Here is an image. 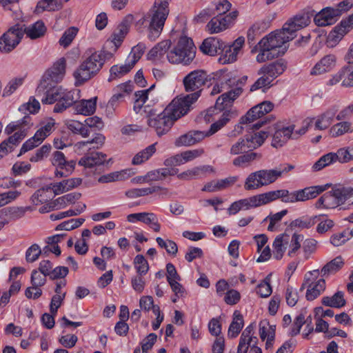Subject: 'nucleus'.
Segmentation results:
<instances>
[{
	"mask_svg": "<svg viewBox=\"0 0 353 353\" xmlns=\"http://www.w3.org/2000/svg\"><path fill=\"white\" fill-rule=\"evenodd\" d=\"M291 40L292 36L283 28L271 32L259 42V52L256 57V61L263 63L283 55L286 51L283 45Z\"/></svg>",
	"mask_w": 353,
	"mask_h": 353,
	"instance_id": "1",
	"label": "nucleus"
},
{
	"mask_svg": "<svg viewBox=\"0 0 353 353\" xmlns=\"http://www.w3.org/2000/svg\"><path fill=\"white\" fill-rule=\"evenodd\" d=\"M330 184L306 187L303 189L289 192L288 190H276L261 194L263 205L281 199L284 203L303 202L317 197L325 191Z\"/></svg>",
	"mask_w": 353,
	"mask_h": 353,
	"instance_id": "2",
	"label": "nucleus"
},
{
	"mask_svg": "<svg viewBox=\"0 0 353 353\" xmlns=\"http://www.w3.org/2000/svg\"><path fill=\"white\" fill-rule=\"evenodd\" d=\"M242 82V80L237 79L236 72H228V69L222 68V86L224 85L228 88L234 87L222 94V127L238 116V111L234 107L233 102L242 92V88L238 86L239 83Z\"/></svg>",
	"mask_w": 353,
	"mask_h": 353,
	"instance_id": "3",
	"label": "nucleus"
},
{
	"mask_svg": "<svg viewBox=\"0 0 353 353\" xmlns=\"http://www.w3.org/2000/svg\"><path fill=\"white\" fill-rule=\"evenodd\" d=\"M274 108V104L269 101H265L250 108L246 114L243 116L239 123L234 127V133L231 136H236L245 129L248 132L257 133L256 130H259L266 122L267 119L261 118L269 113Z\"/></svg>",
	"mask_w": 353,
	"mask_h": 353,
	"instance_id": "4",
	"label": "nucleus"
},
{
	"mask_svg": "<svg viewBox=\"0 0 353 353\" xmlns=\"http://www.w3.org/2000/svg\"><path fill=\"white\" fill-rule=\"evenodd\" d=\"M171 0H156L147 16L142 17L137 23L140 27L144 24L148 27V38L154 41L163 30L169 14L168 5Z\"/></svg>",
	"mask_w": 353,
	"mask_h": 353,
	"instance_id": "5",
	"label": "nucleus"
},
{
	"mask_svg": "<svg viewBox=\"0 0 353 353\" xmlns=\"http://www.w3.org/2000/svg\"><path fill=\"white\" fill-rule=\"evenodd\" d=\"M86 54L88 57L73 73L76 86L81 85L96 76L105 62L106 54L104 51L89 50Z\"/></svg>",
	"mask_w": 353,
	"mask_h": 353,
	"instance_id": "6",
	"label": "nucleus"
},
{
	"mask_svg": "<svg viewBox=\"0 0 353 353\" xmlns=\"http://www.w3.org/2000/svg\"><path fill=\"white\" fill-rule=\"evenodd\" d=\"M290 164H281L274 169L260 170L251 173L246 179L244 188L247 190L258 189L275 182L283 174L293 170Z\"/></svg>",
	"mask_w": 353,
	"mask_h": 353,
	"instance_id": "7",
	"label": "nucleus"
},
{
	"mask_svg": "<svg viewBox=\"0 0 353 353\" xmlns=\"http://www.w3.org/2000/svg\"><path fill=\"white\" fill-rule=\"evenodd\" d=\"M304 236L294 232L292 236L284 232L278 235L273 242L274 258L280 260L282 259L284 252L288 249V256L294 257L298 254Z\"/></svg>",
	"mask_w": 353,
	"mask_h": 353,
	"instance_id": "8",
	"label": "nucleus"
},
{
	"mask_svg": "<svg viewBox=\"0 0 353 353\" xmlns=\"http://www.w3.org/2000/svg\"><path fill=\"white\" fill-rule=\"evenodd\" d=\"M196 54V47L192 39L181 37L176 46L167 54L168 61L172 64L190 65Z\"/></svg>",
	"mask_w": 353,
	"mask_h": 353,
	"instance_id": "9",
	"label": "nucleus"
},
{
	"mask_svg": "<svg viewBox=\"0 0 353 353\" xmlns=\"http://www.w3.org/2000/svg\"><path fill=\"white\" fill-rule=\"evenodd\" d=\"M201 96V91H196L183 97L176 98L165 108V111L174 122L186 114L193 103Z\"/></svg>",
	"mask_w": 353,
	"mask_h": 353,
	"instance_id": "10",
	"label": "nucleus"
},
{
	"mask_svg": "<svg viewBox=\"0 0 353 353\" xmlns=\"http://www.w3.org/2000/svg\"><path fill=\"white\" fill-rule=\"evenodd\" d=\"M269 133L267 131L261 130L257 133L248 132L244 139H241L234 144L231 149V153L238 154L248 150H252L260 147L268 138Z\"/></svg>",
	"mask_w": 353,
	"mask_h": 353,
	"instance_id": "11",
	"label": "nucleus"
},
{
	"mask_svg": "<svg viewBox=\"0 0 353 353\" xmlns=\"http://www.w3.org/2000/svg\"><path fill=\"white\" fill-rule=\"evenodd\" d=\"M21 24L17 23L8 29L0 37V51L8 53L13 50L22 39Z\"/></svg>",
	"mask_w": 353,
	"mask_h": 353,
	"instance_id": "12",
	"label": "nucleus"
},
{
	"mask_svg": "<svg viewBox=\"0 0 353 353\" xmlns=\"http://www.w3.org/2000/svg\"><path fill=\"white\" fill-rule=\"evenodd\" d=\"M65 72V60L62 58L54 63L53 66L48 70L41 83L37 88V92L44 91L51 83L50 82L58 83L61 81Z\"/></svg>",
	"mask_w": 353,
	"mask_h": 353,
	"instance_id": "13",
	"label": "nucleus"
},
{
	"mask_svg": "<svg viewBox=\"0 0 353 353\" xmlns=\"http://www.w3.org/2000/svg\"><path fill=\"white\" fill-rule=\"evenodd\" d=\"M52 164L57 168L54 174L57 177H66L71 174L75 168L76 162L73 160L67 161L64 154L60 151L52 153Z\"/></svg>",
	"mask_w": 353,
	"mask_h": 353,
	"instance_id": "14",
	"label": "nucleus"
},
{
	"mask_svg": "<svg viewBox=\"0 0 353 353\" xmlns=\"http://www.w3.org/2000/svg\"><path fill=\"white\" fill-rule=\"evenodd\" d=\"M165 110L160 114L152 117V113L148 119V124L149 126L154 128L157 134L161 136L167 133L172 126L174 121L170 117Z\"/></svg>",
	"mask_w": 353,
	"mask_h": 353,
	"instance_id": "15",
	"label": "nucleus"
},
{
	"mask_svg": "<svg viewBox=\"0 0 353 353\" xmlns=\"http://www.w3.org/2000/svg\"><path fill=\"white\" fill-rule=\"evenodd\" d=\"M207 82V73L203 70H196L188 74L183 80L185 91H201Z\"/></svg>",
	"mask_w": 353,
	"mask_h": 353,
	"instance_id": "16",
	"label": "nucleus"
},
{
	"mask_svg": "<svg viewBox=\"0 0 353 353\" xmlns=\"http://www.w3.org/2000/svg\"><path fill=\"white\" fill-rule=\"evenodd\" d=\"M310 23V17L308 13H301L288 20L283 26L292 39L296 37V32L306 26Z\"/></svg>",
	"mask_w": 353,
	"mask_h": 353,
	"instance_id": "17",
	"label": "nucleus"
},
{
	"mask_svg": "<svg viewBox=\"0 0 353 353\" xmlns=\"http://www.w3.org/2000/svg\"><path fill=\"white\" fill-rule=\"evenodd\" d=\"M245 43L243 37H238L232 44L222 47V64L236 61L237 55Z\"/></svg>",
	"mask_w": 353,
	"mask_h": 353,
	"instance_id": "18",
	"label": "nucleus"
},
{
	"mask_svg": "<svg viewBox=\"0 0 353 353\" xmlns=\"http://www.w3.org/2000/svg\"><path fill=\"white\" fill-rule=\"evenodd\" d=\"M339 11L334 8H326L314 16V21L318 26H330L336 22L339 16Z\"/></svg>",
	"mask_w": 353,
	"mask_h": 353,
	"instance_id": "19",
	"label": "nucleus"
},
{
	"mask_svg": "<svg viewBox=\"0 0 353 353\" xmlns=\"http://www.w3.org/2000/svg\"><path fill=\"white\" fill-rule=\"evenodd\" d=\"M21 28L23 31L22 37L26 34L30 39L41 38L45 35L47 31V28L41 20H38L28 26L24 24H21Z\"/></svg>",
	"mask_w": 353,
	"mask_h": 353,
	"instance_id": "20",
	"label": "nucleus"
},
{
	"mask_svg": "<svg viewBox=\"0 0 353 353\" xmlns=\"http://www.w3.org/2000/svg\"><path fill=\"white\" fill-rule=\"evenodd\" d=\"M254 325L250 323L241 333L238 345V353H247L251 343L257 342L258 339L254 336Z\"/></svg>",
	"mask_w": 353,
	"mask_h": 353,
	"instance_id": "21",
	"label": "nucleus"
},
{
	"mask_svg": "<svg viewBox=\"0 0 353 353\" xmlns=\"http://www.w3.org/2000/svg\"><path fill=\"white\" fill-rule=\"evenodd\" d=\"M53 184L43 187L37 190L31 196L30 200L32 204L39 205L43 203L50 202L56 196Z\"/></svg>",
	"mask_w": 353,
	"mask_h": 353,
	"instance_id": "22",
	"label": "nucleus"
},
{
	"mask_svg": "<svg viewBox=\"0 0 353 353\" xmlns=\"http://www.w3.org/2000/svg\"><path fill=\"white\" fill-rule=\"evenodd\" d=\"M336 58L334 54L324 56L310 70L311 75H320L334 68Z\"/></svg>",
	"mask_w": 353,
	"mask_h": 353,
	"instance_id": "23",
	"label": "nucleus"
},
{
	"mask_svg": "<svg viewBox=\"0 0 353 353\" xmlns=\"http://www.w3.org/2000/svg\"><path fill=\"white\" fill-rule=\"evenodd\" d=\"M205 132L201 130H190L180 136L175 141L176 146H190L194 145L205 138Z\"/></svg>",
	"mask_w": 353,
	"mask_h": 353,
	"instance_id": "24",
	"label": "nucleus"
},
{
	"mask_svg": "<svg viewBox=\"0 0 353 353\" xmlns=\"http://www.w3.org/2000/svg\"><path fill=\"white\" fill-rule=\"evenodd\" d=\"M214 172L213 168L210 165H201L188 170L177 175L181 180L190 181L194 179L205 176L208 173Z\"/></svg>",
	"mask_w": 353,
	"mask_h": 353,
	"instance_id": "25",
	"label": "nucleus"
},
{
	"mask_svg": "<svg viewBox=\"0 0 353 353\" xmlns=\"http://www.w3.org/2000/svg\"><path fill=\"white\" fill-rule=\"evenodd\" d=\"M286 67L285 62L282 59H279L263 66L260 69V73H265L273 81L276 77L284 72Z\"/></svg>",
	"mask_w": 353,
	"mask_h": 353,
	"instance_id": "26",
	"label": "nucleus"
},
{
	"mask_svg": "<svg viewBox=\"0 0 353 353\" xmlns=\"http://www.w3.org/2000/svg\"><path fill=\"white\" fill-rule=\"evenodd\" d=\"M106 154L99 152H92L86 154L79 161V165L86 168H92L101 165L105 161Z\"/></svg>",
	"mask_w": 353,
	"mask_h": 353,
	"instance_id": "27",
	"label": "nucleus"
},
{
	"mask_svg": "<svg viewBox=\"0 0 353 353\" xmlns=\"http://www.w3.org/2000/svg\"><path fill=\"white\" fill-rule=\"evenodd\" d=\"M294 125H289L277 129L272 138V145L278 148L283 146L292 136Z\"/></svg>",
	"mask_w": 353,
	"mask_h": 353,
	"instance_id": "28",
	"label": "nucleus"
},
{
	"mask_svg": "<svg viewBox=\"0 0 353 353\" xmlns=\"http://www.w3.org/2000/svg\"><path fill=\"white\" fill-rule=\"evenodd\" d=\"M338 112V107L336 105L328 108L323 113L318 116L315 122V128L318 130H325L332 123Z\"/></svg>",
	"mask_w": 353,
	"mask_h": 353,
	"instance_id": "29",
	"label": "nucleus"
},
{
	"mask_svg": "<svg viewBox=\"0 0 353 353\" xmlns=\"http://www.w3.org/2000/svg\"><path fill=\"white\" fill-rule=\"evenodd\" d=\"M45 94L46 97L41 99L43 103L52 104L65 97L68 91L63 90L61 87L52 85L51 83L48 86Z\"/></svg>",
	"mask_w": 353,
	"mask_h": 353,
	"instance_id": "30",
	"label": "nucleus"
},
{
	"mask_svg": "<svg viewBox=\"0 0 353 353\" xmlns=\"http://www.w3.org/2000/svg\"><path fill=\"white\" fill-rule=\"evenodd\" d=\"M222 292H224L223 299L228 305H236L241 299V293L235 289L230 288L229 283L224 279H222Z\"/></svg>",
	"mask_w": 353,
	"mask_h": 353,
	"instance_id": "31",
	"label": "nucleus"
},
{
	"mask_svg": "<svg viewBox=\"0 0 353 353\" xmlns=\"http://www.w3.org/2000/svg\"><path fill=\"white\" fill-rule=\"evenodd\" d=\"M315 216L305 215L300 216L290 222L287 231L289 230H304L310 229L316 223Z\"/></svg>",
	"mask_w": 353,
	"mask_h": 353,
	"instance_id": "32",
	"label": "nucleus"
},
{
	"mask_svg": "<svg viewBox=\"0 0 353 353\" xmlns=\"http://www.w3.org/2000/svg\"><path fill=\"white\" fill-rule=\"evenodd\" d=\"M352 26H353V14L350 15L346 19L342 20L341 26H336L330 32L328 38L334 41L341 40L344 34L349 31V28Z\"/></svg>",
	"mask_w": 353,
	"mask_h": 353,
	"instance_id": "33",
	"label": "nucleus"
},
{
	"mask_svg": "<svg viewBox=\"0 0 353 353\" xmlns=\"http://www.w3.org/2000/svg\"><path fill=\"white\" fill-rule=\"evenodd\" d=\"M353 132V125L348 121H340V122L333 125L330 130V135L332 138L341 137L345 134H351Z\"/></svg>",
	"mask_w": 353,
	"mask_h": 353,
	"instance_id": "34",
	"label": "nucleus"
},
{
	"mask_svg": "<svg viewBox=\"0 0 353 353\" xmlns=\"http://www.w3.org/2000/svg\"><path fill=\"white\" fill-rule=\"evenodd\" d=\"M82 183L81 178H70L63 180L61 182L53 184L55 194H59L65 192H68L74 188L78 187Z\"/></svg>",
	"mask_w": 353,
	"mask_h": 353,
	"instance_id": "35",
	"label": "nucleus"
},
{
	"mask_svg": "<svg viewBox=\"0 0 353 353\" xmlns=\"http://www.w3.org/2000/svg\"><path fill=\"white\" fill-rule=\"evenodd\" d=\"M219 49H221V42L219 38L216 37L205 39L200 46V50L204 54L210 56L216 55Z\"/></svg>",
	"mask_w": 353,
	"mask_h": 353,
	"instance_id": "36",
	"label": "nucleus"
},
{
	"mask_svg": "<svg viewBox=\"0 0 353 353\" xmlns=\"http://www.w3.org/2000/svg\"><path fill=\"white\" fill-rule=\"evenodd\" d=\"M97 97H94L89 100H81L76 102L74 104L75 111L78 114L83 115H90L94 112L96 110V103Z\"/></svg>",
	"mask_w": 353,
	"mask_h": 353,
	"instance_id": "37",
	"label": "nucleus"
},
{
	"mask_svg": "<svg viewBox=\"0 0 353 353\" xmlns=\"http://www.w3.org/2000/svg\"><path fill=\"white\" fill-rule=\"evenodd\" d=\"M243 327V317L239 310L233 313L232 321L228 328V335L230 338H235Z\"/></svg>",
	"mask_w": 353,
	"mask_h": 353,
	"instance_id": "38",
	"label": "nucleus"
},
{
	"mask_svg": "<svg viewBox=\"0 0 353 353\" xmlns=\"http://www.w3.org/2000/svg\"><path fill=\"white\" fill-rule=\"evenodd\" d=\"M316 208L332 209L339 206L332 190L325 192L316 202Z\"/></svg>",
	"mask_w": 353,
	"mask_h": 353,
	"instance_id": "39",
	"label": "nucleus"
},
{
	"mask_svg": "<svg viewBox=\"0 0 353 353\" xmlns=\"http://www.w3.org/2000/svg\"><path fill=\"white\" fill-rule=\"evenodd\" d=\"M321 303L325 306L341 308L345 305L346 301L344 299V293L342 291H338L332 296L323 297Z\"/></svg>",
	"mask_w": 353,
	"mask_h": 353,
	"instance_id": "40",
	"label": "nucleus"
},
{
	"mask_svg": "<svg viewBox=\"0 0 353 353\" xmlns=\"http://www.w3.org/2000/svg\"><path fill=\"white\" fill-rule=\"evenodd\" d=\"M132 19L133 17L132 15L127 16L121 22V23L119 26V32H114L113 34V41L116 46H119L121 45L123 39L124 38L125 35L127 34L130 25L131 24Z\"/></svg>",
	"mask_w": 353,
	"mask_h": 353,
	"instance_id": "41",
	"label": "nucleus"
},
{
	"mask_svg": "<svg viewBox=\"0 0 353 353\" xmlns=\"http://www.w3.org/2000/svg\"><path fill=\"white\" fill-rule=\"evenodd\" d=\"M46 283V276L42 274L41 272L39 273L36 270H32L31 274V283L35 291L33 296L34 299H37L41 296L42 290L40 289V287L44 285Z\"/></svg>",
	"mask_w": 353,
	"mask_h": 353,
	"instance_id": "42",
	"label": "nucleus"
},
{
	"mask_svg": "<svg viewBox=\"0 0 353 353\" xmlns=\"http://www.w3.org/2000/svg\"><path fill=\"white\" fill-rule=\"evenodd\" d=\"M170 45L171 42L170 40H164L158 43L148 52V59L150 60L160 59L168 52Z\"/></svg>",
	"mask_w": 353,
	"mask_h": 353,
	"instance_id": "43",
	"label": "nucleus"
},
{
	"mask_svg": "<svg viewBox=\"0 0 353 353\" xmlns=\"http://www.w3.org/2000/svg\"><path fill=\"white\" fill-rule=\"evenodd\" d=\"M333 194L339 205H343L348 199L353 196V188L339 185L332 188Z\"/></svg>",
	"mask_w": 353,
	"mask_h": 353,
	"instance_id": "44",
	"label": "nucleus"
},
{
	"mask_svg": "<svg viewBox=\"0 0 353 353\" xmlns=\"http://www.w3.org/2000/svg\"><path fill=\"white\" fill-rule=\"evenodd\" d=\"M344 262L341 256H336L327 263H326L321 269V273L322 276H327L338 272L343 265Z\"/></svg>",
	"mask_w": 353,
	"mask_h": 353,
	"instance_id": "45",
	"label": "nucleus"
},
{
	"mask_svg": "<svg viewBox=\"0 0 353 353\" xmlns=\"http://www.w3.org/2000/svg\"><path fill=\"white\" fill-rule=\"evenodd\" d=\"M156 144L150 145L134 155L132 160L133 165H141L148 161L156 152Z\"/></svg>",
	"mask_w": 353,
	"mask_h": 353,
	"instance_id": "46",
	"label": "nucleus"
},
{
	"mask_svg": "<svg viewBox=\"0 0 353 353\" xmlns=\"http://www.w3.org/2000/svg\"><path fill=\"white\" fill-rule=\"evenodd\" d=\"M325 288V281L323 279H319L315 283H312L308 286L306 292V299L307 301H313L316 299Z\"/></svg>",
	"mask_w": 353,
	"mask_h": 353,
	"instance_id": "47",
	"label": "nucleus"
},
{
	"mask_svg": "<svg viewBox=\"0 0 353 353\" xmlns=\"http://www.w3.org/2000/svg\"><path fill=\"white\" fill-rule=\"evenodd\" d=\"M345 64L341 68L343 75V81L341 85L345 88L353 87V61L345 60Z\"/></svg>",
	"mask_w": 353,
	"mask_h": 353,
	"instance_id": "48",
	"label": "nucleus"
},
{
	"mask_svg": "<svg viewBox=\"0 0 353 353\" xmlns=\"http://www.w3.org/2000/svg\"><path fill=\"white\" fill-rule=\"evenodd\" d=\"M134 66L127 61L123 65H114L110 68L108 81H112L128 73Z\"/></svg>",
	"mask_w": 353,
	"mask_h": 353,
	"instance_id": "49",
	"label": "nucleus"
},
{
	"mask_svg": "<svg viewBox=\"0 0 353 353\" xmlns=\"http://www.w3.org/2000/svg\"><path fill=\"white\" fill-rule=\"evenodd\" d=\"M74 94V91H68L65 93L64 97L57 101V103L54 107V112L58 113L62 112L63 110H66V108L72 105L75 103Z\"/></svg>",
	"mask_w": 353,
	"mask_h": 353,
	"instance_id": "50",
	"label": "nucleus"
},
{
	"mask_svg": "<svg viewBox=\"0 0 353 353\" xmlns=\"http://www.w3.org/2000/svg\"><path fill=\"white\" fill-rule=\"evenodd\" d=\"M159 190H163L165 192H167V189L162 188L159 186H152L150 188H134L131 189L126 192V196L130 198H137L139 196H143L148 194H151L154 192Z\"/></svg>",
	"mask_w": 353,
	"mask_h": 353,
	"instance_id": "51",
	"label": "nucleus"
},
{
	"mask_svg": "<svg viewBox=\"0 0 353 353\" xmlns=\"http://www.w3.org/2000/svg\"><path fill=\"white\" fill-rule=\"evenodd\" d=\"M67 128L74 134H81L83 137H88L90 134V130L85 123L76 120L70 121L67 123Z\"/></svg>",
	"mask_w": 353,
	"mask_h": 353,
	"instance_id": "52",
	"label": "nucleus"
},
{
	"mask_svg": "<svg viewBox=\"0 0 353 353\" xmlns=\"http://www.w3.org/2000/svg\"><path fill=\"white\" fill-rule=\"evenodd\" d=\"M316 219V232L319 234H323L332 229L334 225V221L331 219H327L323 214L315 215Z\"/></svg>",
	"mask_w": 353,
	"mask_h": 353,
	"instance_id": "53",
	"label": "nucleus"
},
{
	"mask_svg": "<svg viewBox=\"0 0 353 353\" xmlns=\"http://www.w3.org/2000/svg\"><path fill=\"white\" fill-rule=\"evenodd\" d=\"M54 125L55 123L53 120H50L46 123H43V125L34 134V139H36L38 142H43V140L54 131Z\"/></svg>",
	"mask_w": 353,
	"mask_h": 353,
	"instance_id": "54",
	"label": "nucleus"
},
{
	"mask_svg": "<svg viewBox=\"0 0 353 353\" xmlns=\"http://www.w3.org/2000/svg\"><path fill=\"white\" fill-rule=\"evenodd\" d=\"M334 154H335L336 161L341 163H346L353 160V148H341Z\"/></svg>",
	"mask_w": 353,
	"mask_h": 353,
	"instance_id": "55",
	"label": "nucleus"
},
{
	"mask_svg": "<svg viewBox=\"0 0 353 353\" xmlns=\"http://www.w3.org/2000/svg\"><path fill=\"white\" fill-rule=\"evenodd\" d=\"M353 236L352 229L346 230L341 232L334 234L330 237V243L335 247L340 246L347 242Z\"/></svg>",
	"mask_w": 353,
	"mask_h": 353,
	"instance_id": "56",
	"label": "nucleus"
},
{
	"mask_svg": "<svg viewBox=\"0 0 353 353\" xmlns=\"http://www.w3.org/2000/svg\"><path fill=\"white\" fill-rule=\"evenodd\" d=\"M256 292L261 298H267L271 295L272 289L270 285V275H268L258 284Z\"/></svg>",
	"mask_w": 353,
	"mask_h": 353,
	"instance_id": "57",
	"label": "nucleus"
},
{
	"mask_svg": "<svg viewBox=\"0 0 353 353\" xmlns=\"http://www.w3.org/2000/svg\"><path fill=\"white\" fill-rule=\"evenodd\" d=\"M154 85H152L149 89L137 91L135 92V101L134 104V110L136 112H139L143 104L148 98V92Z\"/></svg>",
	"mask_w": 353,
	"mask_h": 353,
	"instance_id": "58",
	"label": "nucleus"
},
{
	"mask_svg": "<svg viewBox=\"0 0 353 353\" xmlns=\"http://www.w3.org/2000/svg\"><path fill=\"white\" fill-rule=\"evenodd\" d=\"M239 16L237 10H234L228 13L222 12V31L232 28Z\"/></svg>",
	"mask_w": 353,
	"mask_h": 353,
	"instance_id": "59",
	"label": "nucleus"
},
{
	"mask_svg": "<svg viewBox=\"0 0 353 353\" xmlns=\"http://www.w3.org/2000/svg\"><path fill=\"white\" fill-rule=\"evenodd\" d=\"M134 265L139 275L146 274L149 270V265L143 255L138 254L134 259Z\"/></svg>",
	"mask_w": 353,
	"mask_h": 353,
	"instance_id": "60",
	"label": "nucleus"
},
{
	"mask_svg": "<svg viewBox=\"0 0 353 353\" xmlns=\"http://www.w3.org/2000/svg\"><path fill=\"white\" fill-rule=\"evenodd\" d=\"M261 158V154L256 152H247L243 155L239 156L233 161L235 165L243 166L256 159Z\"/></svg>",
	"mask_w": 353,
	"mask_h": 353,
	"instance_id": "61",
	"label": "nucleus"
},
{
	"mask_svg": "<svg viewBox=\"0 0 353 353\" xmlns=\"http://www.w3.org/2000/svg\"><path fill=\"white\" fill-rule=\"evenodd\" d=\"M275 334V325H270L267 320L259 323V336L262 341L270 337V333Z\"/></svg>",
	"mask_w": 353,
	"mask_h": 353,
	"instance_id": "62",
	"label": "nucleus"
},
{
	"mask_svg": "<svg viewBox=\"0 0 353 353\" xmlns=\"http://www.w3.org/2000/svg\"><path fill=\"white\" fill-rule=\"evenodd\" d=\"M85 221L84 219H72L68 221H64L61 224L58 225L56 228L57 230H72L80 225H81Z\"/></svg>",
	"mask_w": 353,
	"mask_h": 353,
	"instance_id": "63",
	"label": "nucleus"
},
{
	"mask_svg": "<svg viewBox=\"0 0 353 353\" xmlns=\"http://www.w3.org/2000/svg\"><path fill=\"white\" fill-rule=\"evenodd\" d=\"M77 28L74 27L66 30L59 39V44L65 48L68 46L77 35Z\"/></svg>",
	"mask_w": 353,
	"mask_h": 353,
	"instance_id": "64",
	"label": "nucleus"
}]
</instances>
